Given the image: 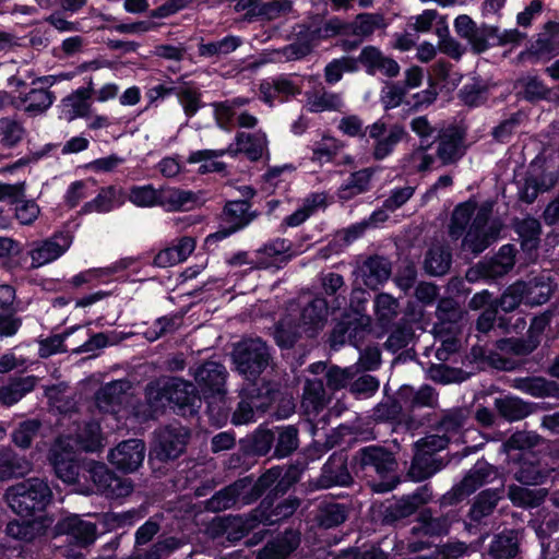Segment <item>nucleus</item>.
<instances>
[{
  "instance_id": "3c124183",
  "label": "nucleus",
  "mask_w": 559,
  "mask_h": 559,
  "mask_svg": "<svg viewBox=\"0 0 559 559\" xmlns=\"http://www.w3.org/2000/svg\"><path fill=\"white\" fill-rule=\"evenodd\" d=\"M358 61L350 57H342L332 60L324 69L325 81L330 84L337 83L343 72H355L358 69Z\"/></svg>"
},
{
  "instance_id": "b1692460",
  "label": "nucleus",
  "mask_w": 559,
  "mask_h": 559,
  "mask_svg": "<svg viewBox=\"0 0 559 559\" xmlns=\"http://www.w3.org/2000/svg\"><path fill=\"white\" fill-rule=\"evenodd\" d=\"M163 391V395L178 406L193 405L197 399L193 384L178 378L171 379Z\"/></svg>"
},
{
  "instance_id": "e433bc0d",
  "label": "nucleus",
  "mask_w": 559,
  "mask_h": 559,
  "mask_svg": "<svg viewBox=\"0 0 559 559\" xmlns=\"http://www.w3.org/2000/svg\"><path fill=\"white\" fill-rule=\"evenodd\" d=\"M24 110L31 115H39L46 111L55 102L51 92L45 88H32L21 97Z\"/></svg>"
},
{
  "instance_id": "4468645a",
  "label": "nucleus",
  "mask_w": 559,
  "mask_h": 559,
  "mask_svg": "<svg viewBox=\"0 0 559 559\" xmlns=\"http://www.w3.org/2000/svg\"><path fill=\"white\" fill-rule=\"evenodd\" d=\"M59 438H66V444L74 447V451L84 450L94 452L104 447V438L100 432L99 424L87 423L83 427L75 426V428L60 436Z\"/></svg>"
},
{
  "instance_id": "338daca9",
  "label": "nucleus",
  "mask_w": 559,
  "mask_h": 559,
  "mask_svg": "<svg viewBox=\"0 0 559 559\" xmlns=\"http://www.w3.org/2000/svg\"><path fill=\"white\" fill-rule=\"evenodd\" d=\"M374 311L379 321L388 323L397 314V301L388 294H380L374 300Z\"/></svg>"
},
{
  "instance_id": "7c9ffc66",
  "label": "nucleus",
  "mask_w": 559,
  "mask_h": 559,
  "mask_svg": "<svg viewBox=\"0 0 559 559\" xmlns=\"http://www.w3.org/2000/svg\"><path fill=\"white\" fill-rule=\"evenodd\" d=\"M120 192L115 187L109 186L103 188L99 193L92 201L87 202L83 206L84 213H107L115 207L121 205Z\"/></svg>"
},
{
  "instance_id": "5701e85b",
  "label": "nucleus",
  "mask_w": 559,
  "mask_h": 559,
  "mask_svg": "<svg viewBox=\"0 0 559 559\" xmlns=\"http://www.w3.org/2000/svg\"><path fill=\"white\" fill-rule=\"evenodd\" d=\"M360 463L365 467H372L380 476H384L395 467V461L392 455L383 449L376 447L361 450Z\"/></svg>"
},
{
  "instance_id": "69168bd1",
  "label": "nucleus",
  "mask_w": 559,
  "mask_h": 559,
  "mask_svg": "<svg viewBox=\"0 0 559 559\" xmlns=\"http://www.w3.org/2000/svg\"><path fill=\"white\" fill-rule=\"evenodd\" d=\"M371 175L372 174L369 169H364L353 174L348 183L342 189L341 197L343 199H347L366 191L368 189Z\"/></svg>"
},
{
  "instance_id": "39448f33",
  "label": "nucleus",
  "mask_w": 559,
  "mask_h": 559,
  "mask_svg": "<svg viewBox=\"0 0 559 559\" xmlns=\"http://www.w3.org/2000/svg\"><path fill=\"white\" fill-rule=\"evenodd\" d=\"M539 442V437L532 432L519 431L512 435V437L504 444V449L507 454L515 460L518 459V453L515 451H523L521 453V457L524 462L520 465L519 469L515 472V478L525 485H538L543 483L545 475L539 471V468L531 461H528L530 452L526 450L535 447Z\"/></svg>"
},
{
  "instance_id": "c85d7f7f",
  "label": "nucleus",
  "mask_w": 559,
  "mask_h": 559,
  "mask_svg": "<svg viewBox=\"0 0 559 559\" xmlns=\"http://www.w3.org/2000/svg\"><path fill=\"white\" fill-rule=\"evenodd\" d=\"M525 285V304L539 306L545 304L552 294V284L548 276H539L531 280Z\"/></svg>"
},
{
  "instance_id": "c03bdc74",
  "label": "nucleus",
  "mask_w": 559,
  "mask_h": 559,
  "mask_svg": "<svg viewBox=\"0 0 559 559\" xmlns=\"http://www.w3.org/2000/svg\"><path fill=\"white\" fill-rule=\"evenodd\" d=\"M128 199L138 207L159 206V189L152 185L133 186L129 190Z\"/></svg>"
},
{
  "instance_id": "dca6fc26",
  "label": "nucleus",
  "mask_w": 559,
  "mask_h": 559,
  "mask_svg": "<svg viewBox=\"0 0 559 559\" xmlns=\"http://www.w3.org/2000/svg\"><path fill=\"white\" fill-rule=\"evenodd\" d=\"M199 200L198 194L189 190L176 187L159 188V206L168 212L192 210Z\"/></svg>"
},
{
  "instance_id": "79ce46f5",
  "label": "nucleus",
  "mask_w": 559,
  "mask_h": 559,
  "mask_svg": "<svg viewBox=\"0 0 559 559\" xmlns=\"http://www.w3.org/2000/svg\"><path fill=\"white\" fill-rule=\"evenodd\" d=\"M342 146L337 139L323 136L320 141L313 143L311 160L318 164L329 163L337 155Z\"/></svg>"
},
{
  "instance_id": "bb28decb",
  "label": "nucleus",
  "mask_w": 559,
  "mask_h": 559,
  "mask_svg": "<svg viewBox=\"0 0 559 559\" xmlns=\"http://www.w3.org/2000/svg\"><path fill=\"white\" fill-rule=\"evenodd\" d=\"M343 107L340 94L316 91L307 93L306 108L311 112L337 111Z\"/></svg>"
},
{
  "instance_id": "603ef678",
  "label": "nucleus",
  "mask_w": 559,
  "mask_h": 559,
  "mask_svg": "<svg viewBox=\"0 0 559 559\" xmlns=\"http://www.w3.org/2000/svg\"><path fill=\"white\" fill-rule=\"evenodd\" d=\"M245 104L246 99L242 98H235L231 100L213 104L214 116L218 127L228 130L233 118L236 115V109L243 106Z\"/></svg>"
},
{
  "instance_id": "f704fd0d",
  "label": "nucleus",
  "mask_w": 559,
  "mask_h": 559,
  "mask_svg": "<svg viewBox=\"0 0 559 559\" xmlns=\"http://www.w3.org/2000/svg\"><path fill=\"white\" fill-rule=\"evenodd\" d=\"M519 551V537L515 532L498 535L490 546L489 554L492 559H512Z\"/></svg>"
},
{
  "instance_id": "680f3d73",
  "label": "nucleus",
  "mask_w": 559,
  "mask_h": 559,
  "mask_svg": "<svg viewBox=\"0 0 559 559\" xmlns=\"http://www.w3.org/2000/svg\"><path fill=\"white\" fill-rule=\"evenodd\" d=\"M497 27L489 25L477 26L476 29L467 37V41L472 49L477 52H484L489 47V40L495 39Z\"/></svg>"
},
{
  "instance_id": "72a5a7b5",
  "label": "nucleus",
  "mask_w": 559,
  "mask_h": 559,
  "mask_svg": "<svg viewBox=\"0 0 559 559\" xmlns=\"http://www.w3.org/2000/svg\"><path fill=\"white\" fill-rule=\"evenodd\" d=\"M326 198L323 193H313L305 199L302 205L284 219L288 227H297L310 217L318 209L325 206Z\"/></svg>"
},
{
  "instance_id": "a18cd8bd",
  "label": "nucleus",
  "mask_w": 559,
  "mask_h": 559,
  "mask_svg": "<svg viewBox=\"0 0 559 559\" xmlns=\"http://www.w3.org/2000/svg\"><path fill=\"white\" fill-rule=\"evenodd\" d=\"M496 407L501 416L510 421L523 419L531 412L528 405L523 401L510 396L496 400Z\"/></svg>"
},
{
  "instance_id": "f257e3e1",
  "label": "nucleus",
  "mask_w": 559,
  "mask_h": 559,
  "mask_svg": "<svg viewBox=\"0 0 559 559\" xmlns=\"http://www.w3.org/2000/svg\"><path fill=\"white\" fill-rule=\"evenodd\" d=\"M491 206L484 204L479 207L473 201L457 205L453 212L450 225V235L459 238L472 216L473 221L464 238V246L474 253L483 252L497 240L501 225L496 219H490Z\"/></svg>"
},
{
  "instance_id": "f3484780",
  "label": "nucleus",
  "mask_w": 559,
  "mask_h": 559,
  "mask_svg": "<svg viewBox=\"0 0 559 559\" xmlns=\"http://www.w3.org/2000/svg\"><path fill=\"white\" fill-rule=\"evenodd\" d=\"M56 533L69 535L81 545H88L96 538V526L78 515H70L56 525Z\"/></svg>"
},
{
  "instance_id": "774afa93",
  "label": "nucleus",
  "mask_w": 559,
  "mask_h": 559,
  "mask_svg": "<svg viewBox=\"0 0 559 559\" xmlns=\"http://www.w3.org/2000/svg\"><path fill=\"white\" fill-rule=\"evenodd\" d=\"M357 372L358 368L356 366H352L345 369L331 367L325 374L326 384L331 390L342 389L347 385L349 380H352Z\"/></svg>"
},
{
  "instance_id": "ddd939ff",
  "label": "nucleus",
  "mask_w": 559,
  "mask_h": 559,
  "mask_svg": "<svg viewBox=\"0 0 559 559\" xmlns=\"http://www.w3.org/2000/svg\"><path fill=\"white\" fill-rule=\"evenodd\" d=\"M294 254L288 240L275 239L255 252V269H280L286 264Z\"/></svg>"
},
{
  "instance_id": "8fccbe9b",
  "label": "nucleus",
  "mask_w": 559,
  "mask_h": 559,
  "mask_svg": "<svg viewBox=\"0 0 559 559\" xmlns=\"http://www.w3.org/2000/svg\"><path fill=\"white\" fill-rule=\"evenodd\" d=\"M450 264L451 254L442 247L431 249L425 261V267L431 275H443L449 270Z\"/></svg>"
},
{
  "instance_id": "6e6d98bb",
  "label": "nucleus",
  "mask_w": 559,
  "mask_h": 559,
  "mask_svg": "<svg viewBox=\"0 0 559 559\" xmlns=\"http://www.w3.org/2000/svg\"><path fill=\"white\" fill-rule=\"evenodd\" d=\"M323 477L325 478V486H344L350 483V475L346 471L345 464L341 459L329 461L324 465Z\"/></svg>"
},
{
  "instance_id": "09e8293b",
  "label": "nucleus",
  "mask_w": 559,
  "mask_h": 559,
  "mask_svg": "<svg viewBox=\"0 0 559 559\" xmlns=\"http://www.w3.org/2000/svg\"><path fill=\"white\" fill-rule=\"evenodd\" d=\"M514 254L515 250L512 246H502L488 265V275L501 276L509 272L514 265Z\"/></svg>"
},
{
  "instance_id": "cd10ccee",
  "label": "nucleus",
  "mask_w": 559,
  "mask_h": 559,
  "mask_svg": "<svg viewBox=\"0 0 559 559\" xmlns=\"http://www.w3.org/2000/svg\"><path fill=\"white\" fill-rule=\"evenodd\" d=\"M224 155H228L227 147L223 150H201L192 152L188 162L190 164L200 163L199 171L201 174L219 173L224 170L225 164L217 160V158Z\"/></svg>"
},
{
  "instance_id": "864d4df0",
  "label": "nucleus",
  "mask_w": 559,
  "mask_h": 559,
  "mask_svg": "<svg viewBox=\"0 0 559 559\" xmlns=\"http://www.w3.org/2000/svg\"><path fill=\"white\" fill-rule=\"evenodd\" d=\"M428 147L420 145L414 150L403 160V167L408 173L425 171L428 170L435 162L431 154L427 152Z\"/></svg>"
},
{
  "instance_id": "f03ea898",
  "label": "nucleus",
  "mask_w": 559,
  "mask_h": 559,
  "mask_svg": "<svg viewBox=\"0 0 559 559\" xmlns=\"http://www.w3.org/2000/svg\"><path fill=\"white\" fill-rule=\"evenodd\" d=\"M326 314V301L322 298H314L300 313L296 305H290L288 313L276 325L277 344L281 347H290L302 334L313 336L323 326Z\"/></svg>"
},
{
  "instance_id": "bf43d9fd",
  "label": "nucleus",
  "mask_w": 559,
  "mask_h": 559,
  "mask_svg": "<svg viewBox=\"0 0 559 559\" xmlns=\"http://www.w3.org/2000/svg\"><path fill=\"white\" fill-rule=\"evenodd\" d=\"M88 477L95 485L96 491L105 493L110 487L109 483L115 476L103 463L92 462L87 464Z\"/></svg>"
},
{
  "instance_id": "a211bd4d",
  "label": "nucleus",
  "mask_w": 559,
  "mask_h": 559,
  "mask_svg": "<svg viewBox=\"0 0 559 559\" xmlns=\"http://www.w3.org/2000/svg\"><path fill=\"white\" fill-rule=\"evenodd\" d=\"M390 265L386 260L382 258H369L357 270L356 280L368 288L376 289L379 285L384 283L390 276Z\"/></svg>"
},
{
  "instance_id": "9d476101",
  "label": "nucleus",
  "mask_w": 559,
  "mask_h": 559,
  "mask_svg": "<svg viewBox=\"0 0 559 559\" xmlns=\"http://www.w3.org/2000/svg\"><path fill=\"white\" fill-rule=\"evenodd\" d=\"M188 432L181 426L167 427L159 430L152 453L159 460L178 457L185 450Z\"/></svg>"
},
{
  "instance_id": "37998d69",
  "label": "nucleus",
  "mask_w": 559,
  "mask_h": 559,
  "mask_svg": "<svg viewBox=\"0 0 559 559\" xmlns=\"http://www.w3.org/2000/svg\"><path fill=\"white\" fill-rule=\"evenodd\" d=\"M254 16L266 21L287 16L293 10L290 0H269L257 5Z\"/></svg>"
},
{
  "instance_id": "2eb2a0df",
  "label": "nucleus",
  "mask_w": 559,
  "mask_h": 559,
  "mask_svg": "<svg viewBox=\"0 0 559 559\" xmlns=\"http://www.w3.org/2000/svg\"><path fill=\"white\" fill-rule=\"evenodd\" d=\"M266 146L267 140L264 133L238 132L235 141L227 146V152L230 157L245 154L249 159L258 160L263 156Z\"/></svg>"
},
{
  "instance_id": "a878e982",
  "label": "nucleus",
  "mask_w": 559,
  "mask_h": 559,
  "mask_svg": "<svg viewBox=\"0 0 559 559\" xmlns=\"http://www.w3.org/2000/svg\"><path fill=\"white\" fill-rule=\"evenodd\" d=\"M551 316L552 313L545 312L542 316L533 319L528 330L527 340L518 343L514 347L516 354H530L539 345L542 341V334L544 333L545 329L549 325L551 321Z\"/></svg>"
},
{
  "instance_id": "0eeeda50",
  "label": "nucleus",
  "mask_w": 559,
  "mask_h": 559,
  "mask_svg": "<svg viewBox=\"0 0 559 559\" xmlns=\"http://www.w3.org/2000/svg\"><path fill=\"white\" fill-rule=\"evenodd\" d=\"M69 233H56L52 236L34 241L27 255L31 258V269H39L62 257L72 245Z\"/></svg>"
},
{
  "instance_id": "6ab92c4d",
  "label": "nucleus",
  "mask_w": 559,
  "mask_h": 559,
  "mask_svg": "<svg viewBox=\"0 0 559 559\" xmlns=\"http://www.w3.org/2000/svg\"><path fill=\"white\" fill-rule=\"evenodd\" d=\"M52 524V519L38 515L32 520L12 521L7 526L8 535L22 540H32L46 532Z\"/></svg>"
},
{
  "instance_id": "aec40b11",
  "label": "nucleus",
  "mask_w": 559,
  "mask_h": 559,
  "mask_svg": "<svg viewBox=\"0 0 559 559\" xmlns=\"http://www.w3.org/2000/svg\"><path fill=\"white\" fill-rule=\"evenodd\" d=\"M126 385L123 381H114L103 386L95 397L97 408L103 413L118 414L126 399Z\"/></svg>"
},
{
  "instance_id": "4c0bfd02",
  "label": "nucleus",
  "mask_w": 559,
  "mask_h": 559,
  "mask_svg": "<svg viewBox=\"0 0 559 559\" xmlns=\"http://www.w3.org/2000/svg\"><path fill=\"white\" fill-rule=\"evenodd\" d=\"M242 44V39L238 36H226L223 39L202 43L199 45V53L206 58H221L235 51Z\"/></svg>"
},
{
  "instance_id": "ea45409f",
  "label": "nucleus",
  "mask_w": 559,
  "mask_h": 559,
  "mask_svg": "<svg viewBox=\"0 0 559 559\" xmlns=\"http://www.w3.org/2000/svg\"><path fill=\"white\" fill-rule=\"evenodd\" d=\"M547 490L543 488H526L520 486H510L508 496L510 500L519 507H536L546 497Z\"/></svg>"
},
{
  "instance_id": "423d86ee",
  "label": "nucleus",
  "mask_w": 559,
  "mask_h": 559,
  "mask_svg": "<svg viewBox=\"0 0 559 559\" xmlns=\"http://www.w3.org/2000/svg\"><path fill=\"white\" fill-rule=\"evenodd\" d=\"M280 471L272 468L262 475L253 485L249 479H241L234 485L218 491L209 502L207 508L214 512L226 510L240 500H246L247 493L255 490L257 495L271 486L278 477Z\"/></svg>"
},
{
  "instance_id": "4be33fe9",
  "label": "nucleus",
  "mask_w": 559,
  "mask_h": 559,
  "mask_svg": "<svg viewBox=\"0 0 559 559\" xmlns=\"http://www.w3.org/2000/svg\"><path fill=\"white\" fill-rule=\"evenodd\" d=\"M465 153L464 140L457 132H445L438 141L437 156L443 165L459 160Z\"/></svg>"
},
{
  "instance_id": "052dcab7",
  "label": "nucleus",
  "mask_w": 559,
  "mask_h": 559,
  "mask_svg": "<svg viewBox=\"0 0 559 559\" xmlns=\"http://www.w3.org/2000/svg\"><path fill=\"white\" fill-rule=\"evenodd\" d=\"M518 233L522 238V247L525 250H533L537 247L540 233L539 223L536 219H524L518 225Z\"/></svg>"
},
{
  "instance_id": "58836bf2",
  "label": "nucleus",
  "mask_w": 559,
  "mask_h": 559,
  "mask_svg": "<svg viewBox=\"0 0 559 559\" xmlns=\"http://www.w3.org/2000/svg\"><path fill=\"white\" fill-rule=\"evenodd\" d=\"M386 23L383 15L378 13H362L357 15L355 21L349 24V34L367 37L377 29L384 28Z\"/></svg>"
},
{
  "instance_id": "49530a36",
  "label": "nucleus",
  "mask_w": 559,
  "mask_h": 559,
  "mask_svg": "<svg viewBox=\"0 0 559 559\" xmlns=\"http://www.w3.org/2000/svg\"><path fill=\"white\" fill-rule=\"evenodd\" d=\"M405 134V131L403 127L401 126H392L386 134L379 139L378 142L374 144L373 148V156L376 159H383L386 156H389L392 152L395 145L401 142Z\"/></svg>"
},
{
  "instance_id": "393cba45",
  "label": "nucleus",
  "mask_w": 559,
  "mask_h": 559,
  "mask_svg": "<svg viewBox=\"0 0 559 559\" xmlns=\"http://www.w3.org/2000/svg\"><path fill=\"white\" fill-rule=\"evenodd\" d=\"M298 545V535L293 532L286 533L283 537L267 543L260 550L258 559H285Z\"/></svg>"
},
{
  "instance_id": "5fc2aeb1",
  "label": "nucleus",
  "mask_w": 559,
  "mask_h": 559,
  "mask_svg": "<svg viewBox=\"0 0 559 559\" xmlns=\"http://www.w3.org/2000/svg\"><path fill=\"white\" fill-rule=\"evenodd\" d=\"M24 136V128L22 124L11 118L0 119V143L4 146L12 147L16 145Z\"/></svg>"
},
{
  "instance_id": "412c9836",
  "label": "nucleus",
  "mask_w": 559,
  "mask_h": 559,
  "mask_svg": "<svg viewBox=\"0 0 559 559\" xmlns=\"http://www.w3.org/2000/svg\"><path fill=\"white\" fill-rule=\"evenodd\" d=\"M91 91L88 88H79L61 102L60 117L67 121H72L90 114L91 105L88 99Z\"/></svg>"
},
{
  "instance_id": "473e14b6",
  "label": "nucleus",
  "mask_w": 559,
  "mask_h": 559,
  "mask_svg": "<svg viewBox=\"0 0 559 559\" xmlns=\"http://www.w3.org/2000/svg\"><path fill=\"white\" fill-rule=\"evenodd\" d=\"M36 379L25 377L13 380L0 389V403L11 406L35 388Z\"/></svg>"
},
{
  "instance_id": "c9c22d12",
  "label": "nucleus",
  "mask_w": 559,
  "mask_h": 559,
  "mask_svg": "<svg viewBox=\"0 0 559 559\" xmlns=\"http://www.w3.org/2000/svg\"><path fill=\"white\" fill-rule=\"evenodd\" d=\"M534 51L540 56L559 53V21L548 22L535 41Z\"/></svg>"
},
{
  "instance_id": "0e129e2a",
  "label": "nucleus",
  "mask_w": 559,
  "mask_h": 559,
  "mask_svg": "<svg viewBox=\"0 0 559 559\" xmlns=\"http://www.w3.org/2000/svg\"><path fill=\"white\" fill-rule=\"evenodd\" d=\"M321 526L330 528L342 524L346 519L344 507L337 503L325 504L318 515Z\"/></svg>"
},
{
  "instance_id": "20e7f679",
  "label": "nucleus",
  "mask_w": 559,
  "mask_h": 559,
  "mask_svg": "<svg viewBox=\"0 0 559 559\" xmlns=\"http://www.w3.org/2000/svg\"><path fill=\"white\" fill-rule=\"evenodd\" d=\"M266 344L260 338L239 342L233 353L237 371L247 380H254L266 368L270 361Z\"/></svg>"
},
{
  "instance_id": "e2e57ef3",
  "label": "nucleus",
  "mask_w": 559,
  "mask_h": 559,
  "mask_svg": "<svg viewBox=\"0 0 559 559\" xmlns=\"http://www.w3.org/2000/svg\"><path fill=\"white\" fill-rule=\"evenodd\" d=\"M96 182L93 179L73 182L67 193L66 201L71 206H76L83 199L87 198L95 190Z\"/></svg>"
},
{
  "instance_id": "de8ad7c7",
  "label": "nucleus",
  "mask_w": 559,
  "mask_h": 559,
  "mask_svg": "<svg viewBox=\"0 0 559 559\" xmlns=\"http://www.w3.org/2000/svg\"><path fill=\"white\" fill-rule=\"evenodd\" d=\"M249 205L245 201L228 202L224 210L225 221L231 225V231H236L249 224Z\"/></svg>"
},
{
  "instance_id": "1a4fd4ad",
  "label": "nucleus",
  "mask_w": 559,
  "mask_h": 559,
  "mask_svg": "<svg viewBox=\"0 0 559 559\" xmlns=\"http://www.w3.org/2000/svg\"><path fill=\"white\" fill-rule=\"evenodd\" d=\"M66 438H58L53 443L49 460L58 478L67 484H74L79 477V465L74 460L73 445L66 444Z\"/></svg>"
},
{
  "instance_id": "a19ab883",
  "label": "nucleus",
  "mask_w": 559,
  "mask_h": 559,
  "mask_svg": "<svg viewBox=\"0 0 559 559\" xmlns=\"http://www.w3.org/2000/svg\"><path fill=\"white\" fill-rule=\"evenodd\" d=\"M261 93L266 103H271L274 98L283 102L290 95L298 93V88L288 79H277L273 82H263L261 84Z\"/></svg>"
},
{
  "instance_id": "7ed1b4c3",
  "label": "nucleus",
  "mask_w": 559,
  "mask_h": 559,
  "mask_svg": "<svg viewBox=\"0 0 559 559\" xmlns=\"http://www.w3.org/2000/svg\"><path fill=\"white\" fill-rule=\"evenodd\" d=\"M52 491L45 479L28 478L8 488L5 500L13 512L22 518L43 515L50 503Z\"/></svg>"
},
{
  "instance_id": "13d9d810",
  "label": "nucleus",
  "mask_w": 559,
  "mask_h": 559,
  "mask_svg": "<svg viewBox=\"0 0 559 559\" xmlns=\"http://www.w3.org/2000/svg\"><path fill=\"white\" fill-rule=\"evenodd\" d=\"M515 87L522 92L527 99H540L547 96L548 88L543 82L533 75H526L516 81Z\"/></svg>"
},
{
  "instance_id": "c756f323",
  "label": "nucleus",
  "mask_w": 559,
  "mask_h": 559,
  "mask_svg": "<svg viewBox=\"0 0 559 559\" xmlns=\"http://www.w3.org/2000/svg\"><path fill=\"white\" fill-rule=\"evenodd\" d=\"M491 474V467L486 463H478L465 476V478L454 488L457 498L468 496L480 487Z\"/></svg>"
},
{
  "instance_id": "4d7b16f0",
  "label": "nucleus",
  "mask_w": 559,
  "mask_h": 559,
  "mask_svg": "<svg viewBox=\"0 0 559 559\" xmlns=\"http://www.w3.org/2000/svg\"><path fill=\"white\" fill-rule=\"evenodd\" d=\"M499 496L496 491L486 490L478 495L476 501L471 508V518L474 521H479L484 516L491 513L495 509Z\"/></svg>"
},
{
  "instance_id": "2f4dec72",
  "label": "nucleus",
  "mask_w": 559,
  "mask_h": 559,
  "mask_svg": "<svg viewBox=\"0 0 559 559\" xmlns=\"http://www.w3.org/2000/svg\"><path fill=\"white\" fill-rule=\"evenodd\" d=\"M328 403L323 383L320 380H308L305 385L302 407L307 414L317 415Z\"/></svg>"
},
{
  "instance_id": "9b49d317",
  "label": "nucleus",
  "mask_w": 559,
  "mask_h": 559,
  "mask_svg": "<svg viewBox=\"0 0 559 559\" xmlns=\"http://www.w3.org/2000/svg\"><path fill=\"white\" fill-rule=\"evenodd\" d=\"M194 378L206 399L222 400L226 379L224 366L215 361L205 362L198 368Z\"/></svg>"
},
{
  "instance_id": "6e6552de",
  "label": "nucleus",
  "mask_w": 559,
  "mask_h": 559,
  "mask_svg": "<svg viewBox=\"0 0 559 559\" xmlns=\"http://www.w3.org/2000/svg\"><path fill=\"white\" fill-rule=\"evenodd\" d=\"M447 444L448 439L445 437L436 435L417 441V452L409 468V475L415 480H423L431 476L435 473V469L428 466L431 461V453L444 449Z\"/></svg>"
},
{
  "instance_id": "f8f14e48",
  "label": "nucleus",
  "mask_w": 559,
  "mask_h": 559,
  "mask_svg": "<svg viewBox=\"0 0 559 559\" xmlns=\"http://www.w3.org/2000/svg\"><path fill=\"white\" fill-rule=\"evenodd\" d=\"M145 456V445L139 439H130L119 443L108 455L109 461L123 472L135 471Z\"/></svg>"
}]
</instances>
